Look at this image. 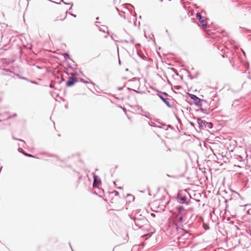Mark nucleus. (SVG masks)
Masks as SVG:
<instances>
[{
	"mask_svg": "<svg viewBox=\"0 0 251 251\" xmlns=\"http://www.w3.org/2000/svg\"><path fill=\"white\" fill-rule=\"evenodd\" d=\"M176 213L174 214L170 219V224L178 230L179 228L182 229L181 227L183 224L186 223V211L184 207L180 205L176 207Z\"/></svg>",
	"mask_w": 251,
	"mask_h": 251,
	"instance_id": "nucleus-1",
	"label": "nucleus"
},
{
	"mask_svg": "<svg viewBox=\"0 0 251 251\" xmlns=\"http://www.w3.org/2000/svg\"><path fill=\"white\" fill-rule=\"evenodd\" d=\"M135 225L139 228H142L145 225H147L148 221L147 219L144 217L140 218H135L134 219Z\"/></svg>",
	"mask_w": 251,
	"mask_h": 251,
	"instance_id": "nucleus-2",
	"label": "nucleus"
},
{
	"mask_svg": "<svg viewBox=\"0 0 251 251\" xmlns=\"http://www.w3.org/2000/svg\"><path fill=\"white\" fill-rule=\"evenodd\" d=\"M157 96L161 99V100L166 104V105L171 108L172 107L169 101V99L167 98L168 94L166 92H160L157 94Z\"/></svg>",
	"mask_w": 251,
	"mask_h": 251,
	"instance_id": "nucleus-3",
	"label": "nucleus"
},
{
	"mask_svg": "<svg viewBox=\"0 0 251 251\" xmlns=\"http://www.w3.org/2000/svg\"><path fill=\"white\" fill-rule=\"evenodd\" d=\"M196 17L199 21V25L202 27L203 28H206L207 26V22L205 21L201 14L200 13H197L196 14Z\"/></svg>",
	"mask_w": 251,
	"mask_h": 251,
	"instance_id": "nucleus-4",
	"label": "nucleus"
},
{
	"mask_svg": "<svg viewBox=\"0 0 251 251\" xmlns=\"http://www.w3.org/2000/svg\"><path fill=\"white\" fill-rule=\"evenodd\" d=\"M189 97L190 98L193 100L194 103L199 106H201V101H204L203 100L200 99L199 98H198L197 96L194 95V94H189Z\"/></svg>",
	"mask_w": 251,
	"mask_h": 251,
	"instance_id": "nucleus-5",
	"label": "nucleus"
},
{
	"mask_svg": "<svg viewBox=\"0 0 251 251\" xmlns=\"http://www.w3.org/2000/svg\"><path fill=\"white\" fill-rule=\"evenodd\" d=\"M78 80L77 77H69L68 80L66 82V86L71 87L73 86Z\"/></svg>",
	"mask_w": 251,
	"mask_h": 251,
	"instance_id": "nucleus-6",
	"label": "nucleus"
},
{
	"mask_svg": "<svg viewBox=\"0 0 251 251\" xmlns=\"http://www.w3.org/2000/svg\"><path fill=\"white\" fill-rule=\"evenodd\" d=\"M177 201L178 203L181 204L187 203L188 202L186 196H181L179 195H177Z\"/></svg>",
	"mask_w": 251,
	"mask_h": 251,
	"instance_id": "nucleus-7",
	"label": "nucleus"
},
{
	"mask_svg": "<svg viewBox=\"0 0 251 251\" xmlns=\"http://www.w3.org/2000/svg\"><path fill=\"white\" fill-rule=\"evenodd\" d=\"M93 176L94 178L93 186L95 187L99 185L101 183V181L100 178L95 173H93Z\"/></svg>",
	"mask_w": 251,
	"mask_h": 251,
	"instance_id": "nucleus-8",
	"label": "nucleus"
},
{
	"mask_svg": "<svg viewBox=\"0 0 251 251\" xmlns=\"http://www.w3.org/2000/svg\"><path fill=\"white\" fill-rule=\"evenodd\" d=\"M197 123L200 128L204 129V127H206V122L202 120L201 119L197 118Z\"/></svg>",
	"mask_w": 251,
	"mask_h": 251,
	"instance_id": "nucleus-9",
	"label": "nucleus"
},
{
	"mask_svg": "<svg viewBox=\"0 0 251 251\" xmlns=\"http://www.w3.org/2000/svg\"><path fill=\"white\" fill-rule=\"evenodd\" d=\"M206 127H207L208 128H211L213 127V125L211 123H205Z\"/></svg>",
	"mask_w": 251,
	"mask_h": 251,
	"instance_id": "nucleus-10",
	"label": "nucleus"
},
{
	"mask_svg": "<svg viewBox=\"0 0 251 251\" xmlns=\"http://www.w3.org/2000/svg\"><path fill=\"white\" fill-rule=\"evenodd\" d=\"M89 80L88 81H86V80H85L83 78H81L80 79V81L82 82H83V83H93L89 79H88Z\"/></svg>",
	"mask_w": 251,
	"mask_h": 251,
	"instance_id": "nucleus-11",
	"label": "nucleus"
},
{
	"mask_svg": "<svg viewBox=\"0 0 251 251\" xmlns=\"http://www.w3.org/2000/svg\"><path fill=\"white\" fill-rule=\"evenodd\" d=\"M23 154H24L26 156H28V157H33V156L30 154H28L25 152H23Z\"/></svg>",
	"mask_w": 251,
	"mask_h": 251,
	"instance_id": "nucleus-12",
	"label": "nucleus"
},
{
	"mask_svg": "<svg viewBox=\"0 0 251 251\" xmlns=\"http://www.w3.org/2000/svg\"><path fill=\"white\" fill-rule=\"evenodd\" d=\"M13 139L14 140H16L20 141V142H22L23 144H25V142L24 140H22V139H19L16 138L14 137H13Z\"/></svg>",
	"mask_w": 251,
	"mask_h": 251,
	"instance_id": "nucleus-13",
	"label": "nucleus"
},
{
	"mask_svg": "<svg viewBox=\"0 0 251 251\" xmlns=\"http://www.w3.org/2000/svg\"><path fill=\"white\" fill-rule=\"evenodd\" d=\"M64 56L66 59L67 58H69V54L68 53H65L64 54Z\"/></svg>",
	"mask_w": 251,
	"mask_h": 251,
	"instance_id": "nucleus-14",
	"label": "nucleus"
},
{
	"mask_svg": "<svg viewBox=\"0 0 251 251\" xmlns=\"http://www.w3.org/2000/svg\"><path fill=\"white\" fill-rule=\"evenodd\" d=\"M71 75V77H76L75 76L77 75L76 74L71 73L70 74Z\"/></svg>",
	"mask_w": 251,
	"mask_h": 251,
	"instance_id": "nucleus-15",
	"label": "nucleus"
},
{
	"mask_svg": "<svg viewBox=\"0 0 251 251\" xmlns=\"http://www.w3.org/2000/svg\"><path fill=\"white\" fill-rule=\"evenodd\" d=\"M18 151L23 153V152H25L21 148H18Z\"/></svg>",
	"mask_w": 251,
	"mask_h": 251,
	"instance_id": "nucleus-16",
	"label": "nucleus"
},
{
	"mask_svg": "<svg viewBox=\"0 0 251 251\" xmlns=\"http://www.w3.org/2000/svg\"><path fill=\"white\" fill-rule=\"evenodd\" d=\"M121 43H128V41L127 40H122L121 41H120Z\"/></svg>",
	"mask_w": 251,
	"mask_h": 251,
	"instance_id": "nucleus-17",
	"label": "nucleus"
},
{
	"mask_svg": "<svg viewBox=\"0 0 251 251\" xmlns=\"http://www.w3.org/2000/svg\"><path fill=\"white\" fill-rule=\"evenodd\" d=\"M20 78H21V79H24V80H27V81H29V80H28L27 78H26V77H20Z\"/></svg>",
	"mask_w": 251,
	"mask_h": 251,
	"instance_id": "nucleus-18",
	"label": "nucleus"
},
{
	"mask_svg": "<svg viewBox=\"0 0 251 251\" xmlns=\"http://www.w3.org/2000/svg\"><path fill=\"white\" fill-rule=\"evenodd\" d=\"M30 82L31 83H33V84H37V83L36 81H34L30 80Z\"/></svg>",
	"mask_w": 251,
	"mask_h": 251,
	"instance_id": "nucleus-19",
	"label": "nucleus"
},
{
	"mask_svg": "<svg viewBox=\"0 0 251 251\" xmlns=\"http://www.w3.org/2000/svg\"><path fill=\"white\" fill-rule=\"evenodd\" d=\"M201 111H202L203 113H206V109H201Z\"/></svg>",
	"mask_w": 251,
	"mask_h": 251,
	"instance_id": "nucleus-20",
	"label": "nucleus"
},
{
	"mask_svg": "<svg viewBox=\"0 0 251 251\" xmlns=\"http://www.w3.org/2000/svg\"><path fill=\"white\" fill-rule=\"evenodd\" d=\"M70 15H71L72 16L74 17H76V15L74 14H72V13H69Z\"/></svg>",
	"mask_w": 251,
	"mask_h": 251,
	"instance_id": "nucleus-21",
	"label": "nucleus"
},
{
	"mask_svg": "<svg viewBox=\"0 0 251 251\" xmlns=\"http://www.w3.org/2000/svg\"><path fill=\"white\" fill-rule=\"evenodd\" d=\"M123 87H118V90H119V91H121L123 89Z\"/></svg>",
	"mask_w": 251,
	"mask_h": 251,
	"instance_id": "nucleus-22",
	"label": "nucleus"
},
{
	"mask_svg": "<svg viewBox=\"0 0 251 251\" xmlns=\"http://www.w3.org/2000/svg\"><path fill=\"white\" fill-rule=\"evenodd\" d=\"M50 156L51 157H57V156H56L54 154H50Z\"/></svg>",
	"mask_w": 251,
	"mask_h": 251,
	"instance_id": "nucleus-23",
	"label": "nucleus"
},
{
	"mask_svg": "<svg viewBox=\"0 0 251 251\" xmlns=\"http://www.w3.org/2000/svg\"><path fill=\"white\" fill-rule=\"evenodd\" d=\"M61 1H62L65 4H69V3H66L65 2H64L63 0H61Z\"/></svg>",
	"mask_w": 251,
	"mask_h": 251,
	"instance_id": "nucleus-24",
	"label": "nucleus"
},
{
	"mask_svg": "<svg viewBox=\"0 0 251 251\" xmlns=\"http://www.w3.org/2000/svg\"><path fill=\"white\" fill-rule=\"evenodd\" d=\"M130 42H131V43H132L133 44H134V40L132 39L131 40Z\"/></svg>",
	"mask_w": 251,
	"mask_h": 251,
	"instance_id": "nucleus-25",
	"label": "nucleus"
},
{
	"mask_svg": "<svg viewBox=\"0 0 251 251\" xmlns=\"http://www.w3.org/2000/svg\"><path fill=\"white\" fill-rule=\"evenodd\" d=\"M50 1L52 2H53V3H57V4H59L60 3H57V2H56L52 1V0H50Z\"/></svg>",
	"mask_w": 251,
	"mask_h": 251,
	"instance_id": "nucleus-26",
	"label": "nucleus"
},
{
	"mask_svg": "<svg viewBox=\"0 0 251 251\" xmlns=\"http://www.w3.org/2000/svg\"><path fill=\"white\" fill-rule=\"evenodd\" d=\"M190 124H191V125H192V126H194V124H193L192 122H191V123H190Z\"/></svg>",
	"mask_w": 251,
	"mask_h": 251,
	"instance_id": "nucleus-27",
	"label": "nucleus"
},
{
	"mask_svg": "<svg viewBox=\"0 0 251 251\" xmlns=\"http://www.w3.org/2000/svg\"><path fill=\"white\" fill-rule=\"evenodd\" d=\"M151 215L152 216H155V215L153 213H151Z\"/></svg>",
	"mask_w": 251,
	"mask_h": 251,
	"instance_id": "nucleus-28",
	"label": "nucleus"
},
{
	"mask_svg": "<svg viewBox=\"0 0 251 251\" xmlns=\"http://www.w3.org/2000/svg\"><path fill=\"white\" fill-rule=\"evenodd\" d=\"M119 64H121V61L120 59L119 60Z\"/></svg>",
	"mask_w": 251,
	"mask_h": 251,
	"instance_id": "nucleus-29",
	"label": "nucleus"
},
{
	"mask_svg": "<svg viewBox=\"0 0 251 251\" xmlns=\"http://www.w3.org/2000/svg\"><path fill=\"white\" fill-rule=\"evenodd\" d=\"M19 146H23V145H22V144H19Z\"/></svg>",
	"mask_w": 251,
	"mask_h": 251,
	"instance_id": "nucleus-30",
	"label": "nucleus"
},
{
	"mask_svg": "<svg viewBox=\"0 0 251 251\" xmlns=\"http://www.w3.org/2000/svg\"><path fill=\"white\" fill-rule=\"evenodd\" d=\"M119 193L118 192L116 191V195H118Z\"/></svg>",
	"mask_w": 251,
	"mask_h": 251,
	"instance_id": "nucleus-31",
	"label": "nucleus"
},
{
	"mask_svg": "<svg viewBox=\"0 0 251 251\" xmlns=\"http://www.w3.org/2000/svg\"><path fill=\"white\" fill-rule=\"evenodd\" d=\"M36 67H37V68H39V69H40V68H41L40 67L37 66H36Z\"/></svg>",
	"mask_w": 251,
	"mask_h": 251,
	"instance_id": "nucleus-32",
	"label": "nucleus"
},
{
	"mask_svg": "<svg viewBox=\"0 0 251 251\" xmlns=\"http://www.w3.org/2000/svg\"><path fill=\"white\" fill-rule=\"evenodd\" d=\"M1 169H2V166H1V167H0V171H1Z\"/></svg>",
	"mask_w": 251,
	"mask_h": 251,
	"instance_id": "nucleus-33",
	"label": "nucleus"
},
{
	"mask_svg": "<svg viewBox=\"0 0 251 251\" xmlns=\"http://www.w3.org/2000/svg\"><path fill=\"white\" fill-rule=\"evenodd\" d=\"M167 176L168 177H171V176H170L169 175H168V174H167Z\"/></svg>",
	"mask_w": 251,
	"mask_h": 251,
	"instance_id": "nucleus-34",
	"label": "nucleus"
},
{
	"mask_svg": "<svg viewBox=\"0 0 251 251\" xmlns=\"http://www.w3.org/2000/svg\"><path fill=\"white\" fill-rule=\"evenodd\" d=\"M122 187H118V189H122Z\"/></svg>",
	"mask_w": 251,
	"mask_h": 251,
	"instance_id": "nucleus-35",
	"label": "nucleus"
},
{
	"mask_svg": "<svg viewBox=\"0 0 251 251\" xmlns=\"http://www.w3.org/2000/svg\"><path fill=\"white\" fill-rule=\"evenodd\" d=\"M99 17H97V18H96V20H99Z\"/></svg>",
	"mask_w": 251,
	"mask_h": 251,
	"instance_id": "nucleus-36",
	"label": "nucleus"
},
{
	"mask_svg": "<svg viewBox=\"0 0 251 251\" xmlns=\"http://www.w3.org/2000/svg\"><path fill=\"white\" fill-rule=\"evenodd\" d=\"M14 117L15 116H16V114H15L14 115H13Z\"/></svg>",
	"mask_w": 251,
	"mask_h": 251,
	"instance_id": "nucleus-37",
	"label": "nucleus"
},
{
	"mask_svg": "<svg viewBox=\"0 0 251 251\" xmlns=\"http://www.w3.org/2000/svg\"><path fill=\"white\" fill-rule=\"evenodd\" d=\"M135 92H136V93H139V92L137 91H135Z\"/></svg>",
	"mask_w": 251,
	"mask_h": 251,
	"instance_id": "nucleus-38",
	"label": "nucleus"
},
{
	"mask_svg": "<svg viewBox=\"0 0 251 251\" xmlns=\"http://www.w3.org/2000/svg\"><path fill=\"white\" fill-rule=\"evenodd\" d=\"M111 38H112L113 40H114V39H113V37H112V36H111Z\"/></svg>",
	"mask_w": 251,
	"mask_h": 251,
	"instance_id": "nucleus-39",
	"label": "nucleus"
}]
</instances>
